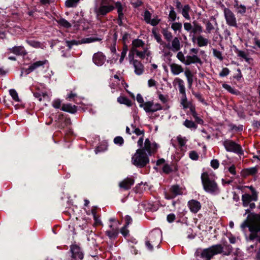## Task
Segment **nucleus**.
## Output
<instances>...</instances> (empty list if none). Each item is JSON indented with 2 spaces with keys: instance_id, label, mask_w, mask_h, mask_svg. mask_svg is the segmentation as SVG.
<instances>
[{
  "instance_id": "603ef678",
  "label": "nucleus",
  "mask_w": 260,
  "mask_h": 260,
  "mask_svg": "<svg viewBox=\"0 0 260 260\" xmlns=\"http://www.w3.org/2000/svg\"><path fill=\"white\" fill-rule=\"evenodd\" d=\"M176 57L181 62L183 63L184 64H185L186 57H185L183 53L182 52H178L177 54Z\"/></svg>"
},
{
  "instance_id": "4be33fe9",
  "label": "nucleus",
  "mask_w": 260,
  "mask_h": 260,
  "mask_svg": "<svg viewBox=\"0 0 260 260\" xmlns=\"http://www.w3.org/2000/svg\"><path fill=\"white\" fill-rule=\"evenodd\" d=\"M47 63H48V61L46 59L37 61L31 63L27 69L28 73L34 71L36 69L40 68Z\"/></svg>"
},
{
  "instance_id": "f8f14e48",
  "label": "nucleus",
  "mask_w": 260,
  "mask_h": 260,
  "mask_svg": "<svg viewBox=\"0 0 260 260\" xmlns=\"http://www.w3.org/2000/svg\"><path fill=\"white\" fill-rule=\"evenodd\" d=\"M224 15L226 23L229 25L234 27H237V21L235 16L229 9H224Z\"/></svg>"
},
{
  "instance_id": "c85d7f7f",
  "label": "nucleus",
  "mask_w": 260,
  "mask_h": 260,
  "mask_svg": "<svg viewBox=\"0 0 260 260\" xmlns=\"http://www.w3.org/2000/svg\"><path fill=\"white\" fill-rule=\"evenodd\" d=\"M251 201H254L252 195L245 193L242 196V204L244 207H247Z\"/></svg>"
},
{
  "instance_id": "bf43d9fd",
  "label": "nucleus",
  "mask_w": 260,
  "mask_h": 260,
  "mask_svg": "<svg viewBox=\"0 0 260 260\" xmlns=\"http://www.w3.org/2000/svg\"><path fill=\"white\" fill-rule=\"evenodd\" d=\"M52 106L56 109H59L61 106V101L59 99H56L52 102Z\"/></svg>"
},
{
  "instance_id": "052dcab7",
  "label": "nucleus",
  "mask_w": 260,
  "mask_h": 260,
  "mask_svg": "<svg viewBox=\"0 0 260 260\" xmlns=\"http://www.w3.org/2000/svg\"><path fill=\"white\" fill-rule=\"evenodd\" d=\"M162 171L166 174H169L172 171V169L168 164H165L163 167Z\"/></svg>"
},
{
  "instance_id": "e433bc0d",
  "label": "nucleus",
  "mask_w": 260,
  "mask_h": 260,
  "mask_svg": "<svg viewBox=\"0 0 260 260\" xmlns=\"http://www.w3.org/2000/svg\"><path fill=\"white\" fill-rule=\"evenodd\" d=\"M236 9V12L238 14L243 15L245 13L246 11V7L242 4L238 5L237 3L235 5Z\"/></svg>"
},
{
  "instance_id": "4468645a",
  "label": "nucleus",
  "mask_w": 260,
  "mask_h": 260,
  "mask_svg": "<svg viewBox=\"0 0 260 260\" xmlns=\"http://www.w3.org/2000/svg\"><path fill=\"white\" fill-rule=\"evenodd\" d=\"M142 51H139L138 50H134L133 51H130L128 54V59H129V56L132 55L133 58H134V54H136V56L140 58L143 59L145 58L146 56L149 57L151 55V52L149 51L148 48H143L142 49Z\"/></svg>"
},
{
  "instance_id": "b1692460",
  "label": "nucleus",
  "mask_w": 260,
  "mask_h": 260,
  "mask_svg": "<svg viewBox=\"0 0 260 260\" xmlns=\"http://www.w3.org/2000/svg\"><path fill=\"white\" fill-rule=\"evenodd\" d=\"M200 63L202 64V62L201 59L196 55H187L186 56V60L185 62V65H189L192 63Z\"/></svg>"
},
{
  "instance_id": "f03ea898",
  "label": "nucleus",
  "mask_w": 260,
  "mask_h": 260,
  "mask_svg": "<svg viewBox=\"0 0 260 260\" xmlns=\"http://www.w3.org/2000/svg\"><path fill=\"white\" fill-rule=\"evenodd\" d=\"M201 180L204 189L206 192L211 194H216L219 192L214 175L204 172L201 175Z\"/></svg>"
},
{
  "instance_id": "c03bdc74",
  "label": "nucleus",
  "mask_w": 260,
  "mask_h": 260,
  "mask_svg": "<svg viewBox=\"0 0 260 260\" xmlns=\"http://www.w3.org/2000/svg\"><path fill=\"white\" fill-rule=\"evenodd\" d=\"M204 23L206 25V30L207 33H211V31L214 29V27L210 21L208 20H204Z\"/></svg>"
},
{
  "instance_id": "69168bd1",
  "label": "nucleus",
  "mask_w": 260,
  "mask_h": 260,
  "mask_svg": "<svg viewBox=\"0 0 260 260\" xmlns=\"http://www.w3.org/2000/svg\"><path fill=\"white\" fill-rule=\"evenodd\" d=\"M192 93L200 102L202 103H205L204 99L203 98L200 92H195L193 91Z\"/></svg>"
},
{
  "instance_id": "20e7f679",
  "label": "nucleus",
  "mask_w": 260,
  "mask_h": 260,
  "mask_svg": "<svg viewBox=\"0 0 260 260\" xmlns=\"http://www.w3.org/2000/svg\"><path fill=\"white\" fill-rule=\"evenodd\" d=\"M149 162V159L146 153L143 150L138 149L132 157V164L138 168H142L145 167Z\"/></svg>"
},
{
  "instance_id": "1a4fd4ad",
  "label": "nucleus",
  "mask_w": 260,
  "mask_h": 260,
  "mask_svg": "<svg viewBox=\"0 0 260 260\" xmlns=\"http://www.w3.org/2000/svg\"><path fill=\"white\" fill-rule=\"evenodd\" d=\"M147 238L151 241L153 245L158 246L162 240L161 232L158 229L153 230Z\"/></svg>"
},
{
  "instance_id": "a211bd4d",
  "label": "nucleus",
  "mask_w": 260,
  "mask_h": 260,
  "mask_svg": "<svg viewBox=\"0 0 260 260\" xmlns=\"http://www.w3.org/2000/svg\"><path fill=\"white\" fill-rule=\"evenodd\" d=\"M105 56L101 52L94 53L92 57L93 62L98 66H101L103 65L105 62Z\"/></svg>"
},
{
  "instance_id": "8fccbe9b",
  "label": "nucleus",
  "mask_w": 260,
  "mask_h": 260,
  "mask_svg": "<svg viewBox=\"0 0 260 260\" xmlns=\"http://www.w3.org/2000/svg\"><path fill=\"white\" fill-rule=\"evenodd\" d=\"M178 143L180 147L185 146L187 140L185 137H182L179 136L177 138Z\"/></svg>"
},
{
  "instance_id": "7ed1b4c3",
  "label": "nucleus",
  "mask_w": 260,
  "mask_h": 260,
  "mask_svg": "<svg viewBox=\"0 0 260 260\" xmlns=\"http://www.w3.org/2000/svg\"><path fill=\"white\" fill-rule=\"evenodd\" d=\"M222 249L221 245H215L203 250H197L195 252V256H199L205 260H210L214 255L221 253Z\"/></svg>"
},
{
  "instance_id": "a878e982",
  "label": "nucleus",
  "mask_w": 260,
  "mask_h": 260,
  "mask_svg": "<svg viewBox=\"0 0 260 260\" xmlns=\"http://www.w3.org/2000/svg\"><path fill=\"white\" fill-rule=\"evenodd\" d=\"M132 47L130 51H133L134 50H138L139 48H146L145 46V43L144 41L140 39H135L133 41L132 44Z\"/></svg>"
},
{
  "instance_id": "de8ad7c7",
  "label": "nucleus",
  "mask_w": 260,
  "mask_h": 260,
  "mask_svg": "<svg viewBox=\"0 0 260 260\" xmlns=\"http://www.w3.org/2000/svg\"><path fill=\"white\" fill-rule=\"evenodd\" d=\"M213 54L214 56L218 58L220 61H222L223 59L222 54L220 51L217 50L216 49H213Z\"/></svg>"
},
{
  "instance_id": "2f4dec72",
  "label": "nucleus",
  "mask_w": 260,
  "mask_h": 260,
  "mask_svg": "<svg viewBox=\"0 0 260 260\" xmlns=\"http://www.w3.org/2000/svg\"><path fill=\"white\" fill-rule=\"evenodd\" d=\"M191 9L188 5H186L183 7L182 9L179 11L183 17L185 18L186 19L189 20L190 19V17L189 16V13L190 12Z\"/></svg>"
},
{
  "instance_id": "39448f33",
  "label": "nucleus",
  "mask_w": 260,
  "mask_h": 260,
  "mask_svg": "<svg viewBox=\"0 0 260 260\" xmlns=\"http://www.w3.org/2000/svg\"><path fill=\"white\" fill-rule=\"evenodd\" d=\"M260 224V216L257 219L255 223H253L251 224H249V222L247 219L244 221L241 224V228L242 230H244L246 228H249V231L250 232V234L249 236V239L250 240H253L256 237L259 236V233L257 232L256 228L257 226Z\"/></svg>"
},
{
  "instance_id": "aec40b11",
  "label": "nucleus",
  "mask_w": 260,
  "mask_h": 260,
  "mask_svg": "<svg viewBox=\"0 0 260 260\" xmlns=\"http://www.w3.org/2000/svg\"><path fill=\"white\" fill-rule=\"evenodd\" d=\"M135 180L133 178L127 177L119 182V186L124 190H128L131 188Z\"/></svg>"
},
{
  "instance_id": "7c9ffc66",
  "label": "nucleus",
  "mask_w": 260,
  "mask_h": 260,
  "mask_svg": "<svg viewBox=\"0 0 260 260\" xmlns=\"http://www.w3.org/2000/svg\"><path fill=\"white\" fill-rule=\"evenodd\" d=\"M110 230H107L106 232V235L110 239H114L116 238L118 234V231L117 228H113L112 224L109 225Z\"/></svg>"
},
{
  "instance_id": "c756f323",
  "label": "nucleus",
  "mask_w": 260,
  "mask_h": 260,
  "mask_svg": "<svg viewBox=\"0 0 260 260\" xmlns=\"http://www.w3.org/2000/svg\"><path fill=\"white\" fill-rule=\"evenodd\" d=\"M61 110L74 114L77 111V107L70 104H63L61 108Z\"/></svg>"
},
{
  "instance_id": "72a5a7b5",
  "label": "nucleus",
  "mask_w": 260,
  "mask_h": 260,
  "mask_svg": "<svg viewBox=\"0 0 260 260\" xmlns=\"http://www.w3.org/2000/svg\"><path fill=\"white\" fill-rule=\"evenodd\" d=\"M170 11L168 16V21L174 22L177 18V14L173 7L170 6Z\"/></svg>"
},
{
  "instance_id": "5701e85b",
  "label": "nucleus",
  "mask_w": 260,
  "mask_h": 260,
  "mask_svg": "<svg viewBox=\"0 0 260 260\" xmlns=\"http://www.w3.org/2000/svg\"><path fill=\"white\" fill-rule=\"evenodd\" d=\"M9 50L10 52L16 55H25L27 54L24 48L22 46H14L11 48H9Z\"/></svg>"
},
{
  "instance_id": "6e6552de",
  "label": "nucleus",
  "mask_w": 260,
  "mask_h": 260,
  "mask_svg": "<svg viewBox=\"0 0 260 260\" xmlns=\"http://www.w3.org/2000/svg\"><path fill=\"white\" fill-rule=\"evenodd\" d=\"M158 148V145L155 143H151L149 139H146L144 142V145L142 147H140V150H143V152H147L148 156H151L152 154L154 153Z\"/></svg>"
},
{
  "instance_id": "79ce46f5",
  "label": "nucleus",
  "mask_w": 260,
  "mask_h": 260,
  "mask_svg": "<svg viewBox=\"0 0 260 260\" xmlns=\"http://www.w3.org/2000/svg\"><path fill=\"white\" fill-rule=\"evenodd\" d=\"M171 28L174 31H180L182 29V24L180 22H173L171 25Z\"/></svg>"
},
{
  "instance_id": "423d86ee",
  "label": "nucleus",
  "mask_w": 260,
  "mask_h": 260,
  "mask_svg": "<svg viewBox=\"0 0 260 260\" xmlns=\"http://www.w3.org/2000/svg\"><path fill=\"white\" fill-rule=\"evenodd\" d=\"M101 40V39L96 37H89L83 38L81 40H65V44L68 47L69 50H71L74 46H77L82 44L90 43L95 41Z\"/></svg>"
},
{
  "instance_id": "393cba45",
  "label": "nucleus",
  "mask_w": 260,
  "mask_h": 260,
  "mask_svg": "<svg viewBox=\"0 0 260 260\" xmlns=\"http://www.w3.org/2000/svg\"><path fill=\"white\" fill-rule=\"evenodd\" d=\"M172 73L174 75H178L183 72V69L181 66L175 63L170 64Z\"/></svg>"
},
{
  "instance_id": "09e8293b",
  "label": "nucleus",
  "mask_w": 260,
  "mask_h": 260,
  "mask_svg": "<svg viewBox=\"0 0 260 260\" xmlns=\"http://www.w3.org/2000/svg\"><path fill=\"white\" fill-rule=\"evenodd\" d=\"M127 51V47L126 45H125L123 46L122 51L121 53L120 58L119 59L120 63H121L123 62V59L126 56Z\"/></svg>"
},
{
  "instance_id": "f3484780",
  "label": "nucleus",
  "mask_w": 260,
  "mask_h": 260,
  "mask_svg": "<svg viewBox=\"0 0 260 260\" xmlns=\"http://www.w3.org/2000/svg\"><path fill=\"white\" fill-rule=\"evenodd\" d=\"M181 194V190L179 186L177 185H174L170 188L169 193H166L165 198L168 200L172 199Z\"/></svg>"
},
{
  "instance_id": "9b49d317",
  "label": "nucleus",
  "mask_w": 260,
  "mask_h": 260,
  "mask_svg": "<svg viewBox=\"0 0 260 260\" xmlns=\"http://www.w3.org/2000/svg\"><path fill=\"white\" fill-rule=\"evenodd\" d=\"M129 63L133 65L135 73L137 75H141L144 71V67L141 62L133 58L132 55L129 56Z\"/></svg>"
},
{
  "instance_id": "f257e3e1",
  "label": "nucleus",
  "mask_w": 260,
  "mask_h": 260,
  "mask_svg": "<svg viewBox=\"0 0 260 260\" xmlns=\"http://www.w3.org/2000/svg\"><path fill=\"white\" fill-rule=\"evenodd\" d=\"M114 6L109 5L106 0H102L100 5L95 7L94 12L96 13L97 17L105 16L114 10ZM115 8L117 9L119 19L121 20L123 17V8L121 4L119 2H116Z\"/></svg>"
},
{
  "instance_id": "6ab92c4d",
  "label": "nucleus",
  "mask_w": 260,
  "mask_h": 260,
  "mask_svg": "<svg viewBox=\"0 0 260 260\" xmlns=\"http://www.w3.org/2000/svg\"><path fill=\"white\" fill-rule=\"evenodd\" d=\"M190 211L193 213H197L201 208L200 202L196 200H191L187 203Z\"/></svg>"
},
{
  "instance_id": "a19ab883",
  "label": "nucleus",
  "mask_w": 260,
  "mask_h": 260,
  "mask_svg": "<svg viewBox=\"0 0 260 260\" xmlns=\"http://www.w3.org/2000/svg\"><path fill=\"white\" fill-rule=\"evenodd\" d=\"M26 42L29 45L34 48H39L41 47V44L38 41L32 40H27Z\"/></svg>"
},
{
  "instance_id": "e2e57ef3",
  "label": "nucleus",
  "mask_w": 260,
  "mask_h": 260,
  "mask_svg": "<svg viewBox=\"0 0 260 260\" xmlns=\"http://www.w3.org/2000/svg\"><path fill=\"white\" fill-rule=\"evenodd\" d=\"M249 189L251 191L253 197L254 201H256L257 200V193L256 190L254 189L252 186L249 187Z\"/></svg>"
},
{
  "instance_id": "864d4df0",
  "label": "nucleus",
  "mask_w": 260,
  "mask_h": 260,
  "mask_svg": "<svg viewBox=\"0 0 260 260\" xmlns=\"http://www.w3.org/2000/svg\"><path fill=\"white\" fill-rule=\"evenodd\" d=\"M246 173L248 175H254L257 173V168L256 167L248 168Z\"/></svg>"
},
{
  "instance_id": "c9c22d12",
  "label": "nucleus",
  "mask_w": 260,
  "mask_h": 260,
  "mask_svg": "<svg viewBox=\"0 0 260 260\" xmlns=\"http://www.w3.org/2000/svg\"><path fill=\"white\" fill-rule=\"evenodd\" d=\"M236 53L237 54L238 56L242 58L246 62L249 61L250 58L248 57V55L246 52L237 49Z\"/></svg>"
},
{
  "instance_id": "bb28decb",
  "label": "nucleus",
  "mask_w": 260,
  "mask_h": 260,
  "mask_svg": "<svg viewBox=\"0 0 260 260\" xmlns=\"http://www.w3.org/2000/svg\"><path fill=\"white\" fill-rule=\"evenodd\" d=\"M174 83H176L178 85L179 92L182 94V96L186 95L185 88L184 85V81L179 78L175 79Z\"/></svg>"
},
{
  "instance_id": "412c9836",
  "label": "nucleus",
  "mask_w": 260,
  "mask_h": 260,
  "mask_svg": "<svg viewBox=\"0 0 260 260\" xmlns=\"http://www.w3.org/2000/svg\"><path fill=\"white\" fill-rule=\"evenodd\" d=\"M167 47L172 50L173 52H177L181 48L180 42L177 37H175L171 42V44L167 45Z\"/></svg>"
},
{
  "instance_id": "2eb2a0df",
  "label": "nucleus",
  "mask_w": 260,
  "mask_h": 260,
  "mask_svg": "<svg viewBox=\"0 0 260 260\" xmlns=\"http://www.w3.org/2000/svg\"><path fill=\"white\" fill-rule=\"evenodd\" d=\"M71 251L72 254V260H81L83 258V253L78 246L76 245H72L71 246Z\"/></svg>"
},
{
  "instance_id": "473e14b6",
  "label": "nucleus",
  "mask_w": 260,
  "mask_h": 260,
  "mask_svg": "<svg viewBox=\"0 0 260 260\" xmlns=\"http://www.w3.org/2000/svg\"><path fill=\"white\" fill-rule=\"evenodd\" d=\"M117 102L121 104H124L127 106L132 105L131 101L125 96H120L118 97L117 98Z\"/></svg>"
},
{
  "instance_id": "9d476101",
  "label": "nucleus",
  "mask_w": 260,
  "mask_h": 260,
  "mask_svg": "<svg viewBox=\"0 0 260 260\" xmlns=\"http://www.w3.org/2000/svg\"><path fill=\"white\" fill-rule=\"evenodd\" d=\"M193 25L190 23L185 22L183 24L184 28L187 32H189L190 34L193 33L194 35L197 33H201L203 32L202 26L197 23L193 22Z\"/></svg>"
},
{
  "instance_id": "58836bf2",
  "label": "nucleus",
  "mask_w": 260,
  "mask_h": 260,
  "mask_svg": "<svg viewBox=\"0 0 260 260\" xmlns=\"http://www.w3.org/2000/svg\"><path fill=\"white\" fill-rule=\"evenodd\" d=\"M162 34L168 42H170L173 38L171 32L169 31L167 29H163L162 30Z\"/></svg>"
},
{
  "instance_id": "6e6d98bb",
  "label": "nucleus",
  "mask_w": 260,
  "mask_h": 260,
  "mask_svg": "<svg viewBox=\"0 0 260 260\" xmlns=\"http://www.w3.org/2000/svg\"><path fill=\"white\" fill-rule=\"evenodd\" d=\"M189 156L190 159L193 160H197L199 158V155L195 151H191L189 152Z\"/></svg>"
},
{
  "instance_id": "338daca9",
  "label": "nucleus",
  "mask_w": 260,
  "mask_h": 260,
  "mask_svg": "<svg viewBox=\"0 0 260 260\" xmlns=\"http://www.w3.org/2000/svg\"><path fill=\"white\" fill-rule=\"evenodd\" d=\"M219 162L217 159H213L211 161V166L214 169H216L219 167Z\"/></svg>"
},
{
  "instance_id": "a18cd8bd",
  "label": "nucleus",
  "mask_w": 260,
  "mask_h": 260,
  "mask_svg": "<svg viewBox=\"0 0 260 260\" xmlns=\"http://www.w3.org/2000/svg\"><path fill=\"white\" fill-rule=\"evenodd\" d=\"M9 93L13 99L16 102H19L20 100L18 97V93L17 91L14 89H11L9 90Z\"/></svg>"
},
{
  "instance_id": "ddd939ff",
  "label": "nucleus",
  "mask_w": 260,
  "mask_h": 260,
  "mask_svg": "<svg viewBox=\"0 0 260 260\" xmlns=\"http://www.w3.org/2000/svg\"><path fill=\"white\" fill-rule=\"evenodd\" d=\"M140 106L143 107L145 111L147 113L155 112L162 109L160 104H154L151 101L145 102L143 104H140Z\"/></svg>"
},
{
  "instance_id": "4d7b16f0",
  "label": "nucleus",
  "mask_w": 260,
  "mask_h": 260,
  "mask_svg": "<svg viewBox=\"0 0 260 260\" xmlns=\"http://www.w3.org/2000/svg\"><path fill=\"white\" fill-rule=\"evenodd\" d=\"M114 142L115 144L122 145L124 143V140L120 136L116 137L114 139Z\"/></svg>"
},
{
  "instance_id": "4c0bfd02",
  "label": "nucleus",
  "mask_w": 260,
  "mask_h": 260,
  "mask_svg": "<svg viewBox=\"0 0 260 260\" xmlns=\"http://www.w3.org/2000/svg\"><path fill=\"white\" fill-rule=\"evenodd\" d=\"M184 75L187 80L188 84H192L193 83V75L189 70H185Z\"/></svg>"
},
{
  "instance_id": "37998d69",
  "label": "nucleus",
  "mask_w": 260,
  "mask_h": 260,
  "mask_svg": "<svg viewBox=\"0 0 260 260\" xmlns=\"http://www.w3.org/2000/svg\"><path fill=\"white\" fill-rule=\"evenodd\" d=\"M222 252L224 255H229L230 254L232 251V247L230 245H224V247H223Z\"/></svg>"
},
{
  "instance_id": "680f3d73",
  "label": "nucleus",
  "mask_w": 260,
  "mask_h": 260,
  "mask_svg": "<svg viewBox=\"0 0 260 260\" xmlns=\"http://www.w3.org/2000/svg\"><path fill=\"white\" fill-rule=\"evenodd\" d=\"M230 73V70L227 68H223L222 71L219 73L220 77H225L228 75Z\"/></svg>"
},
{
  "instance_id": "ea45409f",
  "label": "nucleus",
  "mask_w": 260,
  "mask_h": 260,
  "mask_svg": "<svg viewBox=\"0 0 260 260\" xmlns=\"http://www.w3.org/2000/svg\"><path fill=\"white\" fill-rule=\"evenodd\" d=\"M57 22L60 25L67 28L71 27L72 26L70 23L64 18H60L57 20Z\"/></svg>"
},
{
  "instance_id": "0e129e2a",
  "label": "nucleus",
  "mask_w": 260,
  "mask_h": 260,
  "mask_svg": "<svg viewBox=\"0 0 260 260\" xmlns=\"http://www.w3.org/2000/svg\"><path fill=\"white\" fill-rule=\"evenodd\" d=\"M145 245L149 250H153V247L154 245L151 243V241H150L147 238L146 239V241H145Z\"/></svg>"
},
{
  "instance_id": "cd10ccee",
  "label": "nucleus",
  "mask_w": 260,
  "mask_h": 260,
  "mask_svg": "<svg viewBox=\"0 0 260 260\" xmlns=\"http://www.w3.org/2000/svg\"><path fill=\"white\" fill-rule=\"evenodd\" d=\"M133 133H135L137 136H142L139 139L137 142L138 146L139 147H142L144 141V131L143 130H141L139 128H135V129L133 131Z\"/></svg>"
},
{
  "instance_id": "dca6fc26",
  "label": "nucleus",
  "mask_w": 260,
  "mask_h": 260,
  "mask_svg": "<svg viewBox=\"0 0 260 260\" xmlns=\"http://www.w3.org/2000/svg\"><path fill=\"white\" fill-rule=\"evenodd\" d=\"M191 41L194 43H196L200 47L207 46L210 42L208 39L205 38L202 35H199L196 37L193 35Z\"/></svg>"
},
{
  "instance_id": "774afa93",
  "label": "nucleus",
  "mask_w": 260,
  "mask_h": 260,
  "mask_svg": "<svg viewBox=\"0 0 260 260\" xmlns=\"http://www.w3.org/2000/svg\"><path fill=\"white\" fill-rule=\"evenodd\" d=\"M120 232L124 237L127 236L129 233V231L127 229V226L124 225L123 228H122L120 230Z\"/></svg>"
},
{
  "instance_id": "13d9d810",
  "label": "nucleus",
  "mask_w": 260,
  "mask_h": 260,
  "mask_svg": "<svg viewBox=\"0 0 260 260\" xmlns=\"http://www.w3.org/2000/svg\"><path fill=\"white\" fill-rule=\"evenodd\" d=\"M160 21V19L156 16L152 19H151L148 24H150L152 26H156L159 23Z\"/></svg>"
},
{
  "instance_id": "49530a36",
  "label": "nucleus",
  "mask_w": 260,
  "mask_h": 260,
  "mask_svg": "<svg viewBox=\"0 0 260 260\" xmlns=\"http://www.w3.org/2000/svg\"><path fill=\"white\" fill-rule=\"evenodd\" d=\"M79 1L80 0H67L66 2V6L69 8L76 7Z\"/></svg>"
},
{
  "instance_id": "0eeeda50",
  "label": "nucleus",
  "mask_w": 260,
  "mask_h": 260,
  "mask_svg": "<svg viewBox=\"0 0 260 260\" xmlns=\"http://www.w3.org/2000/svg\"><path fill=\"white\" fill-rule=\"evenodd\" d=\"M223 145L227 151L233 152L237 154H242V150L240 145L231 140H225Z\"/></svg>"
},
{
  "instance_id": "5fc2aeb1",
  "label": "nucleus",
  "mask_w": 260,
  "mask_h": 260,
  "mask_svg": "<svg viewBox=\"0 0 260 260\" xmlns=\"http://www.w3.org/2000/svg\"><path fill=\"white\" fill-rule=\"evenodd\" d=\"M143 16L145 21L147 23H148L151 20V14L149 11L146 10Z\"/></svg>"
},
{
  "instance_id": "3c124183",
  "label": "nucleus",
  "mask_w": 260,
  "mask_h": 260,
  "mask_svg": "<svg viewBox=\"0 0 260 260\" xmlns=\"http://www.w3.org/2000/svg\"><path fill=\"white\" fill-rule=\"evenodd\" d=\"M181 104L182 105L183 109H186L190 105V104L187 101L186 95L182 96Z\"/></svg>"
},
{
  "instance_id": "f704fd0d",
  "label": "nucleus",
  "mask_w": 260,
  "mask_h": 260,
  "mask_svg": "<svg viewBox=\"0 0 260 260\" xmlns=\"http://www.w3.org/2000/svg\"><path fill=\"white\" fill-rule=\"evenodd\" d=\"M183 124L186 127L190 129H196L198 127L197 125L193 121L188 119H186Z\"/></svg>"
}]
</instances>
